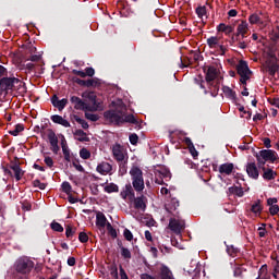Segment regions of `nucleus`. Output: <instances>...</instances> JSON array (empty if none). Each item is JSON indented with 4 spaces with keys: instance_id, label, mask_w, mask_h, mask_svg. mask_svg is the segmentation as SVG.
I'll use <instances>...</instances> for the list:
<instances>
[{
    "instance_id": "nucleus-1",
    "label": "nucleus",
    "mask_w": 279,
    "mask_h": 279,
    "mask_svg": "<svg viewBox=\"0 0 279 279\" xmlns=\"http://www.w3.org/2000/svg\"><path fill=\"white\" fill-rule=\"evenodd\" d=\"M109 110L104 112V119L112 125H123V123H132L133 125H141V122L134 117V114H128V106L123 100L118 99L111 101Z\"/></svg>"
},
{
    "instance_id": "nucleus-2",
    "label": "nucleus",
    "mask_w": 279,
    "mask_h": 279,
    "mask_svg": "<svg viewBox=\"0 0 279 279\" xmlns=\"http://www.w3.org/2000/svg\"><path fill=\"white\" fill-rule=\"evenodd\" d=\"M255 158L257 160L258 168L265 171V165L267 162H276L278 160V153L274 149H263L256 153Z\"/></svg>"
},
{
    "instance_id": "nucleus-3",
    "label": "nucleus",
    "mask_w": 279,
    "mask_h": 279,
    "mask_svg": "<svg viewBox=\"0 0 279 279\" xmlns=\"http://www.w3.org/2000/svg\"><path fill=\"white\" fill-rule=\"evenodd\" d=\"M130 175L134 191H136V193H143V191H145V179H143V170L136 166H133L130 170Z\"/></svg>"
},
{
    "instance_id": "nucleus-4",
    "label": "nucleus",
    "mask_w": 279,
    "mask_h": 279,
    "mask_svg": "<svg viewBox=\"0 0 279 279\" xmlns=\"http://www.w3.org/2000/svg\"><path fill=\"white\" fill-rule=\"evenodd\" d=\"M34 269V262L27 257H21L15 262V271L17 274H31Z\"/></svg>"
},
{
    "instance_id": "nucleus-5",
    "label": "nucleus",
    "mask_w": 279,
    "mask_h": 279,
    "mask_svg": "<svg viewBox=\"0 0 279 279\" xmlns=\"http://www.w3.org/2000/svg\"><path fill=\"white\" fill-rule=\"evenodd\" d=\"M21 80L17 77H8L3 76L0 78V93H8V90H12L14 88V84H19Z\"/></svg>"
},
{
    "instance_id": "nucleus-6",
    "label": "nucleus",
    "mask_w": 279,
    "mask_h": 279,
    "mask_svg": "<svg viewBox=\"0 0 279 279\" xmlns=\"http://www.w3.org/2000/svg\"><path fill=\"white\" fill-rule=\"evenodd\" d=\"M186 228V222L184 220H179L175 218H170L169 229L177 235L182 234V231Z\"/></svg>"
},
{
    "instance_id": "nucleus-7",
    "label": "nucleus",
    "mask_w": 279,
    "mask_h": 279,
    "mask_svg": "<svg viewBox=\"0 0 279 279\" xmlns=\"http://www.w3.org/2000/svg\"><path fill=\"white\" fill-rule=\"evenodd\" d=\"M203 73H205V80L207 84L215 82V80H217V76L219 75V71L215 65H204Z\"/></svg>"
},
{
    "instance_id": "nucleus-8",
    "label": "nucleus",
    "mask_w": 279,
    "mask_h": 279,
    "mask_svg": "<svg viewBox=\"0 0 279 279\" xmlns=\"http://www.w3.org/2000/svg\"><path fill=\"white\" fill-rule=\"evenodd\" d=\"M48 141L50 143V149L53 154L58 155L60 146L58 145V135L52 129H48Z\"/></svg>"
},
{
    "instance_id": "nucleus-9",
    "label": "nucleus",
    "mask_w": 279,
    "mask_h": 279,
    "mask_svg": "<svg viewBox=\"0 0 279 279\" xmlns=\"http://www.w3.org/2000/svg\"><path fill=\"white\" fill-rule=\"evenodd\" d=\"M70 101L73 104L75 110H88V112H93V108L77 96H71Z\"/></svg>"
},
{
    "instance_id": "nucleus-10",
    "label": "nucleus",
    "mask_w": 279,
    "mask_h": 279,
    "mask_svg": "<svg viewBox=\"0 0 279 279\" xmlns=\"http://www.w3.org/2000/svg\"><path fill=\"white\" fill-rule=\"evenodd\" d=\"M278 70H279V65L276 57H271L270 59L266 60V71H268L271 77L276 76V73H278Z\"/></svg>"
},
{
    "instance_id": "nucleus-11",
    "label": "nucleus",
    "mask_w": 279,
    "mask_h": 279,
    "mask_svg": "<svg viewBox=\"0 0 279 279\" xmlns=\"http://www.w3.org/2000/svg\"><path fill=\"white\" fill-rule=\"evenodd\" d=\"M132 202H134L135 210H142L143 213H145V210L147 209V197H145V195L142 194L138 197L134 196V198H132Z\"/></svg>"
},
{
    "instance_id": "nucleus-12",
    "label": "nucleus",
    "mask_w": 279,
    "mask_h": 279,
    "mask_svg": "<svg viewBox=\"0 0 279 279\" xmlns=\"http://www.w3.org/2000/svg\"><path fill=\"white\" fill-rule=\"evenodd\" d=\"M50 101H51L53 108H57L59 110V112H62V110L64 108H66V105L69 104V99L62 98L60 100V98L56 94L50 98Z\"/></svg>"
},
{
    "instance_id": "nucleus-13",
    "label": "nucleus",
    "mask_w": 279,
    "mask_h": 279,
    "mask_svg": "<svg viewBox=\"0 0 279 279\" xmlns=\"http://www.w3.org/2000/svg\"><path fill=\"white\" fill-rule=\"evenodd\" d=\"M112 154L117 162H123V160H125V154L123 153V146H121V144L113 145Z\"/></svg>"
},
{
    "instance_id": "nucleus-14",
    "label": "nucleus",
    "mask_w": 279,
    "mask_h": 279,
    "mask_svg": "<svg viewBox=\"0 0 279 279\" xmlns=\"http://www.w3.org/2000/svg\"><path fill=\"white\" fill-rule=\"evenodd\" d=\"M83 97L88 99L92 104V112H95L99 108V104L97 101V94L95 92H85L83 93Z\"/></svg>"
},
{
    "instance_id": "nucleus-15",
    "label": "nucleus",
    "mask_w": 279,
    "mask_h": 279,
    "mask_svg": "<svg viewBox=\"0 0 279 279\" xmlns=\"http://www.w3.org/2000/svg\"><path fill=\"white\" fill-rule=\"evenodd\" d=\"M246 173L248 178L253 180H258L260 172H258V167H256V162H248L246 165Z\"/></svg>"
},
{
    "instance_id": "nucleus-16",
    "label": "nucleus",
    "mask_w": 279,
    "mask_h": 279,
    "mask_svg": "<svg viewBox=\"0 0 279 279\" xmlns=\"http://www.w3.org/2000/svg\"><path fill=\"white\" fill-rule=\"evenodd\" d=\"M236 73L238 75H252V71L250 70V65H247V61L240 60L239 64L236 65Z\"/></svg>"
},
{
    "instance_id": "nucleus-17",
    "label": "nucleus",
    "mask_w": 279,
    "mask_h": 279,
    "mask_svg": "<svg viewBox=\"0 0 279 279\" xmlns=\"http://www.w3.org/2000/svg\"><path fill=\"white\" fill-rule=\"evenodd\" d=\"M122 199H130V202H132V199H134V197L136 196V194L134 193V187H132V184H126L124 190L120 193Z\"/></svg>"
},
{
    "instance_id": "nucleus-18",
    "label": "nucleus",
    "mask_w": 279,
    "mask_h": 279,
    "mask_svg": "<svg viewBox=\"0 0 279 279\" xmlns=\"http://www.w3.org/2000/svg\"><path fill=\"white\" fill-rule=\"evenodd\" d=\"M96 171L100 173V175H108V173L112 171V165L102 161L97 166Z\"/></svg>"
},
{
    "instance_id": "nucleus-19",
    "label": "nucleus",
    "mask_w": 279,
    "mask_h": 279,
    "mask_svg": "<svg viewBox=\"0 0 279 279\" xmlns=\"http://www.w3.org/2000/svg\"><path fill=\"white\" fill-rule=\"evenodd\" d=\"M50 120L52 121V123H56L57 125H62L63 128H71V122L62 118V116L60 114L51 116Z\"/></svg>"
},
{
    "instance_id": "nucleus-20",
    "label": "nucleus",
    "mask_w": 279,
    "mask_h": 279,
    "mask_svg": "<svg viewBox=\"0 0 279 279\" xmlns=\"http://www.w3.org/2000/svg\"><path fill=\"white\" fill-rule=\"evenodd\" d=\"M73 75H78V77H93L95 75L94 68H86L85 72L80 70H72Z\"/></svg>"
},
{
    "instance_id": "nucleus-21",
    "label": "nucleus",
    "mask_w": 279,
    "mask_h": 279,
    "mask_svg": "<svg viewBox=\"0 0 279 279\" xmlns=\"http://www.w3.org/2000/svg\"><path fill=\"white\" fill-rule=\"evenodd\" d=\"M218 171L221 173V175H230L234 171V163H222L219 166Z\"/></svg>"
},
{
    "instance_id": "nucleus-22",
    "label": "nucleus",
    "mask_w": 279,
    "mask_h": 279,
    "mask_svg": "<svg viewBox=\"0 0 279 279\" xmlns=\"http://www.w3.org/2000/svg\"><path fill=\"white\" fill-rule=\"evenodd\" d=\"M10 169H12V171L14 172V178L16 182H21L23 174L25 173L23 169H21V166L19 163H14L10 167Z\"/></svg>"
},
{
    "instance_id": "nucleus-23",
    "label": "nucleus",
    "mask_w": 279,
    "mask_h": 279,
    "mask_svg": "<svg viewBox=\"0 0 279 279\" xmlns=\"http://www.w3.org/2000/svg\"><path fill=\"white\" fill-rule=\"evenodd\" d=\"M248 32V25L247 22L242 21L236 28V40H239V38H241V34H247Z\"/></svg>"
},
{
    "instance_id": "nucleus-24",
    "label": "nucleus",
    "mask_w": 279,
    "mask_h": 279,
    "mask_svg": "<svg viewBox=\"0 0 279 279\" xmlns=\"http://www.w3.org/2000/svg\"><path fill=\"white\" fill-rule=\"evenodd\" d=\"M74 136H76V141H80V143H88L90 141L88 135H86V132L82 129L76 130Z\"/></svg>"
},
{
    "instance_id": "nucleus-25",
    "label": "nucleus",
    "mask_w": 279,
    "mask_h": 279,
    "mask_svg": "<svg viewBox=\"0 0 279 279\" xmlns=\"http://www.w3.org/2000/svg\"><path fill=\"white\" fill-rule=\"evenodd\" d=\"M178 208H180V201L178 198H171L170 203L166 206V210L171 214L175 213Z\"/></svg>"
},
{
    "instance_id": "nucleus-26",
    "label": "nucleus",
    "mask_w": 279,
    "mask_h": 279,
    "mask_svg": "<svg viewBox=\"0 0 279 279\" xmlns=\"http://www.w3.org/2000/svg\"><path fill=\"white\" fill-rule=\"evenodd\" d=\"M190 59H192V64H198L201 60H204L202 52L199 50L191 51L189 54Z\"/></svg>"
},
{
    "instance_id": "nucleus-27",
    "label": "nucleus",
    "mask_w": 279,
    "mask_h": 279,
    "mask_svg": "<svg viewBox=\"0 0 279 279\" xmlns=\"http://www.w3.org/2000/svg\"><path fill=\"white\" fill-rule=\"evenodd\" d=\"M106 223H108L106 215H104V213H98L96 215V226H98V228H106Z\"/></svg>"
},
{
    "instance_id": "nucleus-28",
    "label": "nucleus",
    "mask_w": 279,
    "mask_h": 279,
    "mask_svg": "<svg viewBox=\"0 0 279 279\" xmlns=\"http://www.w3.org/2000/svg\"><path fill=\"white\" fill-rule=\"evenodd\" d=\"M98 86H101V81L97 77L85 81V88H98Z\"/></svg>"
},
{
    "instance_id": "nucleus-29",
    "label": "nucleus",
    "mask_w": 279,
    "mask_h": 279,
    "mask_svg": "<svg viewBox=\"0 0 279 279\" xmlns=\"http://www.w3.org/2000/svg\"><path fill=\"white\" fill-rule=\"evenodd\" d=\"M222 93L232 101H236V92L232 90V88L228 86H222Z\"/></svg>"
},
{
    "instance_id": "nucleus-30",
    "label": "nucleus",
    "mask_w": 279,
    "mask_h": 279,
    "mask_svg": "<svg viewBox=\"0 0 279 279\" xmlns=\"http://www.w3.org/2000/svg\"><path fill=\"white\" fill-rule=\"evenodd\" d=\"M160 271H161V278L162 279H174L173 278V272L171 271V269H169V267L162 266Z\"/></svg>"
},
{
    "instance_id": "nucleus-31",
    "label": "nucleus",
    "mask_w": 279,
    "mask_h": 279,
    "mask_svg": "<svg viewBox=\"0 0 279 279\" xmlns=\"http://www.w3.org/2000/svg\"><path fill=\"white\" fill-rule=\"evenodd\" d=\"M263 171H264V173H263L264 180H276L277 173L274 172L272 169L265 168V170H263Z\"/></svg>"
},
{
    "instance_id": "nucleus-32",
    "label": "nucleus",
    "mask_w": 279,
    "mask_h": 279,
    "mask_svg": "<svg viewBox=\"0 0 279 279\" xmlns=\"http://www.w3.org/2000/svg\"><path fill=\"white\" fill-rule=\"evenodd\" d=\"M229 193H231V195H236L238 197H243V195H245V192H243V187L239 186L229 187Z\"/></svg>"
},
{
    "instance_id": "nucleus-33",
    "label": "nucleus",
    "mask_w": 279,
    "mask_h": 279,
    "mask_svg": "<svg viewBox=\"0 0 279 279\" xmlns=\"http://www.w3.org/2000/svg\"><path fill=\"white\" fill-rule=\"evenodd\" d=\"M72 119L76 121V123H78L83 128V130H88L89 125L88 122H86V120L80 118V116L77 114L72 116Z\"/></svg>"
},
{
    "instance_id": "nucleus-34",
    "label": "nucleus",
    "mask_w": 279,
    "mask_h": 279,
    "mask_svg": "<svg viewBox=\"0 0 279 279\" xmlns=\"http://www.w3.org/2000/svg\"><path fill=\"white\" fill-rule=\"evenodd\" d=\"M105 193H119V185L109 183L104 187Z\"/></svg>"
},
{
    "instance_id": "nucleus-35",
    "label": "nucleus",
    "mask_w": 279,
    "mask_h": 279,
    "mask_svg": "<svg viewBox=\"0 0 279 279\" xmlns=\"http://www.w3.org/2000/svg\"><path fill=\"white\" fill-rule=\"evenodd\" d=\"M207 45L210 49H215L219 45V37L211 36L207 39Z\"/></svg>"
},
{
    "instance_id": "nucleus-36",
    "label": "nucleus",
    "mask_w": 279,
    "mask_h": 279,
    "mask_svg": "<svg viewBox=\"0 0 279 279\" xmlns=\"http://www.w3.org/2000/svg\"><path fill=\"white\" fill-rule=\"evenodd\" d=\"M263 211V206L260 205V199H257L255 204L251 207V213H254V215H258V213Z\"/></svg>"
},
{
    "instance_id": "nucleus-37",
    "label": "nucleus",
    "mask_w": 279,
    "mask_h": 279,
    "mask_svg": "<svg viewBox=\"0 0 279 279\" xmlns=\"http://www.w3.org/2000/svg\"><path fill=\"white\" fill-rule=\"evenodd\" d=\"M120 253L124 260H130L132 258V252L128 247H122V250H120Z\"/></svg>"
},
{
    "instance_id": "nucleus-38",
    "label": "nucleus",
    "mask_w": 279,
    "mask_h": 279,
    "mask_svg": "<svg viewBox=\"0 0 279 279\" xmlns=\"http://www.w3.org/2000/svg\"><path fill=\"white\" fill-rule=\"evenodd\" d=\"M227 253L229 256L234 258L239 254V247H235L234 245H227Z\"/></svg>"
},
{
    "instance_id": "nucleus-39",
    "label": "nucleus",
    "mask_w": 279,
    "mask_h": 279,
    "mask_svg": "<svg viewBox=\"0 0 279 279\" xmlns=\"http://www.w3.org/2000/svg\"><path fill=\"white\" fill-rule=\"evenodd\" d=\"M180 62H181V69H186L189 66H191V64H193V59H190V57H185V58H180Z\"/></svg>"
},
{
    "instance_id": "nucleus-40",
    "label": "nucleus",
    "mask_w": 279,
    "mask_h": 279,
    "mask_svg": "<svg viewBox=\"0 0 279 279\" xmlns=\"http://www.w3.org/2000/svg\"><path fill=\"white\" fill-rule=\"evenodd\" d=\"M23 130H25V126H23V124H16L13 131H9V134H11V136H19V134H21Z\"/></svg>"
},
{
    "instance_id": "nucleus-41",
    "label": "nucleus",
    "mask_w": 279,
    "mask_h": 279,
    "mask_svg": "<svg viewBox=\"0 0 279 279\" xmlns=\"http://www.w3.org/2000/svg\"><path fill=\"white\" fill-rule=\"evenodd\" d=\"M51 230L54 232H64V227L60 225L59 222L52 221L50 225Z\"/></svg>"
},
{
    "instance_id": "nucleus-42",
    "label": "nucleus",
    "mask_w": 279,
    "mask_h": 279,
    "mask_svg": "<svg viewBox=\"0 0 279 279\" xmlns=\"http://www.w3.org/2000/svg\"><path fill=\"white\" fill-rule=\"evenodd\" d=\"M33 186L35 189H39L40 191H45L47 189V183H43L40 182V180L37 179L33 181Z\"/></svg>"
},
{
    "instance_id": "nucleus-43",
    "label": "nucleus",
    "mask_w": 279,
    "mask_h": 279,
    "mask_svg": "<svg viewBox=\"0 0 279 279\" xmlns=\"http://www.w3.org/2000/svg\"><path fill=\"white\" fill-rule=\"evenodd\" d=\"M80 157L83 159V160H88V158H90V150L87 149V148H82L80 150Z\"/></svg>"
},
{
    "instance_id": "nucleus-44",
    "label": "nucleus",
    "mask_w": 279,
    "mask_h": 279,
    "mask_svg": "<svg viewBox=\"0 0 279 279\" xmlns=\"http://www.w3.org/2000/svg\"><path fill=\"white\" fill-rule=\"evenodd\" d=\"M61 187H62L63 193H66V195H69L71 193V191H72L71 183H69L68 181H64L61 184Z\"/></svg>"
},
{
    "instance_id": "nucleus-45",
    "label": "nucleus",
    "mask_w": 279,
    "mask_h": 279,
    "mask_svg": "<svg viewBox=\"0 0 279 279\" xmlns=\"http://www.w3.org/2000/svg\"><path fill=\"white\" fill-rule=\"evenodd\" d=\"M107 230L110 236H112L113 239H117L118 236L117 229L112 228V225L110 222L107 223Z\"/></svg>"
},
{
    "instance_id": "nucleus-46",
    "label": "nucleus",
    "mask_w": 279,
    "mask_h": 279,
    "mask_svg": "<svg viewBox=\"0 0 279 279\" xmlns=\"http://www.w3.org/2000/svg\"><path fill=\"white\" fill-rule=\"evenodd\" d=\"M248 21L251 25H256L260 21V16H258V14L256 13H253L252 15H250Z\"/></svg>"
},
{
    "instance_id": "nucleus-47",
    "label": "nucleus",
    "mask_w": 279,
    "mask_h": 279,
    "mask_svg": "<svg viewBox=\"0 0 279 279\" xmlns=\"http://www.w3.org/2000/svg\"><path fill=\"white\" fill-rule=\"evenodd\" d=\"M123 236L126 241H134V234H132V231L128 228L124 229Z\"/></svg>"
},
{
    "instance_id": "nucleus-48",
    "label": "nucleus",
    "mask_w": 279,
    "mask_h": 279,
    "mask_svg": "<svg viewBox=\"0 0 279 279\" xmlns=\"http://www.w3.org/2000/svg\"><path fill=\"white\" fill-rule=\"evenodd\" d=\"M196 14L198 19H203L204 16H206V7L196 8Z\"/></svg>"
},
{
    "instance_id": "nucleus-49",
    "label": "nucleus",
    "mask_w": 279,
    "mask_h": 279,
    "mask_svg": "<svg viewBox=\"0 0 279 279\" xmlns=\"http://www.w3.org/2000/svg\"><path fill=\"white\" fill-rule=\"evenodd\" d=\"M64 160L66 162H71V150H69V147H63L62 148Z\"/></svg>"
},
{
    "instance_id": "nucleus-50",
    "label": "nucleus",
    "mask_w": 279,
    "mask_h": 279,
    "mask_svg": "<svg viewBox=\"0 0 279 279\" xmlns=\"http://www.w3.org/2000/svg\"><path fill=\"white\" fill-rule=\"evenodd\" d=\"M85 118L88 119V121H99V116L90 112H85Z\"/></svg>"
},
{
    "instance_id": "nucleus-51",
    "label": "nucleus",
    "mask_w": 279,
    "mask_h": 279,
    "mask_svg": "<svg viewBox=\"0 0 279 279\" xmlns=\"http://www.w3.org/2000/svg\"><path fill=\"white\" fill-rule=\"evenodd\" d=\"M110 276L112 279H119V269L117 268V266L111 267Z\"/></svg>"
},
{
    "instance_id": "nucleus-52",
    "label": "nucleus",
    "mask_w": 279,
    "mask_h": 279,
    "mask_svg": "<svg viewBox=\"0 0 279 279\" xmlns=\"http://www.w3.org/2000/svg\"><path fill=\"white\" fill-rule=\"evenodd\" d=\"M129 141L131 145H137L138 144V135L136 133H133L129 136Z\"/></svg>"
},
{
    "instance_id": "nucleus-53",
    "label": "nucleus",
    "mask_w": 279,
    "mask_h": 279,
    "mask_svg": "<svg viewBox=\"0 0 279 279\" xmlns=\"http://www.w3.org/2000/svg\"><path fill=\"white\" fill-rule=\"evenodd\" d=\"M72 82H73L74 84H78V86H84V87H86V81H84V80H82V78H80V77H77V76L72 77Z\"/></svg>"
},
{
    "instance_id": "nucleus-54",
    "label": "nucleus",
    "mask_w": 279,
    "mask_h": 279,
    "mask_svg": "<svg viewBox=\"0 0 279 279\" xmlns=\"http://www.w3.org/2000/svg\"><path fill=\"white\" fill-rule=\"evenodd\" d=\"M263 227H258V235L260 239L265 238V235L267 234V229L265 228V226H267L266 223L262 225Z\"/></svg>"
},
{
    "instance_id": "nucleus-55",
    "label": "nucleus",
    "mask_w": 279,
    "mask_h": 279,
    "mask_svg": "<svg viewBox=\"0 0 279 279\" xmlns=\"http://www.w3.org/2000/svg\"><path fill=\"white\" fill-rule=\"evenodd\" d=\"M73 234H75V230H73V227L68 226L65 228V236H66V239H71V236H73Z\"/></svg>"
},
{
    "instance_id": "nucleus-56",
    "label": "nucleus",
    "mask_w": 279,
    "mask_h": 279,
    "mask_svg": "<svg viewBox=\"0 0 279 279\" xmlns=\"http://www.w3.org/2000/svg\"><path fill=\"white\" fill-rule=\"evenodd\" d=\"M78 241L81 243H88V234H86V232H81L78 234Z\"/></svg>"
},
{
    "instance_id": "nucleus-57",
    "label": "nucleus",
    "mask_w": 279,
    "mask_h": 279,
    "mask_svg": "<svg viewBox=\"0 0 279 279\" xmlns=\"http://www.w3.org/2000/svg\"><path fill=\"white\" fill-rule=\"evenodd\" d=\"M159 173L161 174V178H168L169 180H171V171H169L168 169H162L159 171Z\"/></svg>"
},
{
    "instance_id": "nucleus-58",
    "label": "nucleus",
    "mask_w": 279,
    "mask_h": 279,
    "mask_svg": "<svg viewBox=\"0 0 279 279\" xmlns=\"http://www.w3.org/2000/svg\"><path fill=\"white\" fill-rule=\"evenodd\" d=\"M189 151H190V154H191V156H192L193 158H197V157L199 156V153L197 151V149H195V145H194V146H191V147L189 148Z\"/></svg>"
},
{
    "instance_id": "nucleus-59",
    "label": "nucleus",
    "mask_w": 279,
    "mask_h": 279,
    "mask_svg": "<svg viewBox=\"0 0 279 279\" xmlns=\"http://www.w3.org/2000/svg\"><path fill=\"white\" fill-rule=\"evenodd\" d=\"M269 213L270 215L275 216V215H278L279 213V206L278 205H272L269 207Z\"/></svg>"
},
{
    "instance_id": "nucleus-60",
    "label": "nucleus",
    "mask_w": 279,
    "mask_h": 279,
    "mask_svg": "<svg viewBox=\"0 0 279 279\" xmlns=\"http://www.w3.org/2000/svg\"><path fill=\"white\" fill-rule=\"evenodd\" d=\"M2 77H8V69H5L3 65H0V80H2Z\"/></svg>"
},
{
    "instance_id": "nucleus-61",
    "label": "nucleus",
    "mask_w": 279,
    "mask_h": 279,
    "mask_svg": "<svg viewBox=\"0 0 279 279\" xmlns=\"http://www.w3.org/2000/svg\"><path fill=\"white\" fill-rule=\"evenodd\" d=\"M240 82L243 84V86H247V80H250V74H244L240 76Z\"/></svg>"
},
{
    "instance_id": "nucleus-62",
    "label": "nucleus",
    "mask_w": 279,
    "mask_h": 279,
    "mask_svg": "<svg viewBox=\"0 0 279 279\" xmlns=\"http://www.w3.org/2000/svg\"><path fill=\"white\" fill-rule=\"evenodd\" d=\"M120 279H130L128 277V272H125V269H123V266L120 265Z\"/></svg>"
},
{
    "instance_id": "nucleus-63",
    "label": "nucleus",
    "mask_w": 279,
    "mask_h": 279,
    "mask_svg": "<svg viewBox=\"0 0 279 279\" xmlns=\"http://www.w3.org/2000/svg\"><path fill=\"white\" fill-rule=\"evenodd\" d=\"M259 276H267V264L263 265L258 270Z\"/></svg>"
},
{
    "instance_id": "nucleus-64",
    "label": "nucleus",
    "mask_w": 279,
    "mask_h": 279,
    "mask_svg": "<svg viewBox=\"0 0 279 279\" xmlns=\"http://www.w3.org/2000/svg\"><path fill=\"white\" fill-rule=\"evenodd\" d=\"M44 162L47 167H53V159L51 157H45Z\"/></svg>"
}]
</instances>
